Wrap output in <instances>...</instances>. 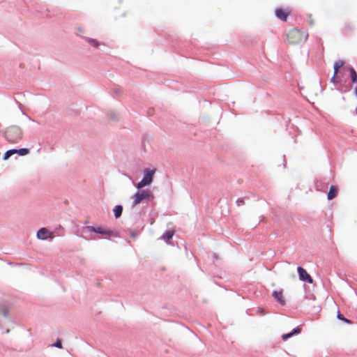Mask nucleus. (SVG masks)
<instances>
[{"label":"nucleus","mask_w":357,"mask_h":357,"mask_svg":"<svg viewBox=\"0 0 357 357\" xmlns=\"http://www.w3.org/2000/svg\"><path fill=\"white\" fill-rule=\"evenodd\" d=\"M3 135L8 142L15 144L22 139L23 132L19 126H11L6 128Z\"/></svg>","instance_id":"obj_1"},{"label":"nucleus","mask_w":357,"mask_h":357,"mask_svg":"<svg viewBox=\"0 0 357 357\" xmlns=\"http://www.w3.org/2000/svg\"><path fill=\"white\" fill-rule=\"evenodd\" d=\"M155 197L152 192L149 190H137L132 196V199H133L132 207H135L139 204H140L142 201L145 200L146 202L153 201Z\"/></svg>","instance_id":"obj_2"},{"label":"nucleus","mask_w":357,"mask_h":357,"mask_svg":"<svg viewBox=\"0 0 357 357\" xmlns=\"http://www.w3.org/2000/svg\"><path fill=\"white\" fill-rule=\"evenodd\" d=\"M287 38L289 43L298 44L305 42L308 38V34L295 28L289 31Z\"/></svg>","instance_id":"obj_3"},{"label":"nucleus","mask_w":357,"mask_h":357,"mask_svg":"<svg viewBox=\"0 0 357 357\" xmlns=\"http://www.w3.org/2000/svg\"><path fill=\"white\" fill-rule=\"evenodd\" d=\"M297 272L298 274L299 280L309 284L313 283L312 278L307 273V272L301 266L297 267Z\"/></svg>","instance_id":"obj_4"},{"label":"nucleus","mask_w":357,"mask_h":357,"mask_svg":"<svg viewBox=\"0 0 357 357\" xmlns=\"http://www.w3.org/2000/svg\"><path fill=\"white\" fill-rule=\"evenodd\" d=\"M85 229L88 231H93L101 235L111 236L114 234L112 230L105 229L101 227L87 226Z\"/></svg>","instance_id":"obj_5"},{"label":"nucleus","mask_w":357,"mask_h":357,"mask_svg":"<svg viewBox=\"0 0 357 357\" xmlns=\"http://www.w3.org/2000/svg\"><path fill=\"white\" fill-rule=\"evenodd\" d=\"M272 296L280 305L284 306L286 305V300L283 296V290L282 289L273 291Z\"/></svg>","instance_id":"obj_6"},{"label":"nucleus","mask_w":357,"mask_h":357,"mask_svg":"<svg viewBox=\"0 0 357 357\" xmlns=\"http://www.w3.org/2000/svg\"><path fill=\"white\" fill-rule=\"evenodd\" d=\"M155 169H146L144 171L143 180L147 183L151 184L153 179V175L155 174Z\"/></svg>","instance_id":"obj_7"},{"label":"nucleus","mask_w":357,"mask_h":357,"mask_svg":"<svg viewBox=\"0 0 357 357\" xmlns=\"http://www.w3.org/2000/svg\"><path fill=\"white\" fill-rule=\"evenodd\" d=\"M302 328L300 326L294 328L290 333L283 334L282 335V340L284 341L287 340L295 335H298L301 333Z\"/></svg>","instance_id":"obj_8"},{"label":"nucleus","mask_w":357,"mask_h":357,"mask_svg":"<svg viewBox=\"0 0 357 357\" xmlns=\"http://www.w3.org/2000/svg\"><path fill=\"white\" fill-rule=\"evenodd\" d=\"M275 16L280 20L285 22L287 21L288 13L282 8H277L275 10Z\"/></svg>","instance_id":"obj_9"},{"label":"nucleus","mask_w":357,"mask_h":357,"mask_svg":"<svg viewBox=\"0 0 357 357\" xmlns=\"http://www.w3.org/2000/svg\"><path fill=\"white\" fill-rule=\"evenodd\" d=\"M337 188L334 185H331L327 195L328 199L331 200L334 199L337 196Z\"/></svg>","instance_id":"obj_10"},{"label":"nucleus","mask_w":357,"mask_h":357,"mask_svg":"<svg viewBox=\"0 0 357 357\" xmlns=\"http://www.w3.org/2000/svg\"><path fill=\"white\" fill-rule=\"evenodd\" d=\"M48 233L49 231L46 228L43 227L38 231L37 237L41 240H46L47 238V234Z\"/></svg>","instance_id":"obj_11"},{"label":"nucleus","mask_w":357,"mask_h":357,"mask_svg":"<svg viewBox=\"0 0 357 357\" xmlns=\"http://www.w3.org/2000/svg\"><path fill=\"white\" fill-rule=\"evenodd\" d=\"M315 188L318 191H325L328 188V183L323 182L321 180H318L315 182Z\"/></svg>","instance_id":"obj_12"},{"label":"nucleus","mask_w":357,"mask_h":357,"mask_svg":"<svg viewBox=\"0 0 357 357\" xmlns=\"http://www.w3.org/2000/svg\"><path fill=\"white\" fill-rule=\"evenodd\" d=\"M344 61H342V60L336 61L334 63L333 68H334L335 75H337L340 68H342L344 66Z\"/></svg>","instance_id":"obj_13"},{"label":"nucleus","mask_w":357,"mask_h":357,"mask_svg":"<svg viewBox=\"0 0 357 357\" xmlns=\"http://www.w3.org/2000/svg\"><path fill=\"white\" fill-rule=\"evenodd\" d=\"M114 214L116 218H119L122 215L123 206L121 205H116L114 210Z\"/></svg>","instance_id":"obj_14"},{"label":"nucleus","mask_w":357,"mask_h":357,"mask_svg":"<svg viewBox=\"0 0 357 357\" xmlns=\"http://www.w3.org/2000/svg\"><path fill=\"white\" fill-rule=\"evenodd\" d=\"M350 73L351 80L353 83L357 82V73L353 67L349 68Z\"/></svg>","instance_id":"obj_15"},{"label":"nucleus","mask_w":357,"mask_h":357,"mask_svg":"<svg viewBox=\"0 0 357 357\" xmlns=\"http://www.w3.org/2000/svg\"><path fill=\"white\" fill-rule=\"evenodd\" d=\"M174 235V231L172 230H167L165 231V233L162 235V238L165 241H169L172 238Z\"/></svg>","instance_id":"obj_16"},{"label":"nucleus","mask_w":357,"mask_h":357,"mask_svg":"<svg viewBox=\"0 0 357 357\" xmlns=\"http://www.w3.org/2000/svg\"><path fill=\"white\" fill-rule=\"evenodd\" d=\"M85 40L89 43L91 45L95 47H98L99 46V42L96 39L84 37Z\"/></svg>","instance_id":"obj_17"},{"label":"nucleus","mask_w":357,"mask_h":357,"mask_svg":"<svg viewBox=\"0 0 357 357\" xmlns=\"http://www.w3.org/2000/svg\"><path fill=\"white\" fill-rule=\"evenodd\" d=\"M15 153H17V149H10V150L7 151L3 154V160H8L11 155H13Z\"/></svg>","instance_id":"obj_18"},{"label":"nucleus","mask_w":357,"mask_h":357,"mask_svg":"<svg viewBox=\"0 0 357 357\" xmlns=\"http://www.w3.org/2000/svg\"><path fill=\"white\" fill-rule=\"evenodd\" d=\"M337 318L339 319V320H341V321H343L344 322L348 324H352V321L346 318L342 314H341L339 311L337 312Z\"/></svg>","instance_id":"obj_19"},{"label":"nucleus","mask_w":357,"mask_h":357,"mask_svg":"<svg viewBox=\"0 0 357 357\" xmlns=\"http://www.w3.org/2000/svg\"><path fill=\"white\" fill-rule=\"evenodd\" d=\"M0 314L5 318H8L9 316V310L8 308L3 305L2 307H0Z\"/></svg>","instance_id":"obj_20"},{"label":"nucleus","mask_w":357,"mask_h":357,"mask_svg":"<svg viewBox=\"0 0 357 357\" xmlns=\"http://www.w3.org/2000/svg\"><path fill=\"white\" fill-rule=\"evenodd\" d=\"M29 153V150L26 148L17 149V153L20 155H26Z\"/></svg>","instance_id":"obj_21"},{"label":"nucleus","mask_w":357,"mask_h":357,"mask_svg":"<svg viewBox=\"0 0 357 357\" xmlns=\"http://www.w3.org/2000/svg\"><path fill=\"white\" fill-rule=\"evenodd\" d=\"M108 117L109 118V119L113 120V121L117 120V114L114 111H110L108 113Z\"/></svg>","instance_id":"obj_22"},{"label":"nucleus","mask_w":357,"mask_h":357,"mask_svg":"<svg viewBox=\"0 0 357 357\" xmlns=\"http://www.w3.org/2000/svg\"><path fill=\"white\" fill-rule=\"evenodd\" d=\"M149 184H147L143 179H142L137 185H136V187L137 189H142L144 187H145L146 185H148Z\"/></svg>","instance_id":"obj_23"},{"label":"nucleus","mask_w":357,"mask_h":357,"mask_svg":"<svg viewBox=\"0 0 357 357\" xmlns=\"http://www.w3.org/2000/svg\"><path fill=\"white\" fill-rule=\"evenodd\" d=\"M52 347H55L61 349L63 347L61 340L60 339H58L54 344H52Z\"/></svg>","instance_id":"obj_24"},{"label":"nucleus","mask_w":357,"mask_h":357,"mask_svg":"<svg viewBox=\"0 0 357 357\" xmlns=\"http://www.w3.org/2000/svg\"><path fill=\"white\" fill-rule=\"evenodd\" d=\"M236 204L238 206H241L245 204V199L243 198H238L236 200Z\"/></svg>","instance_id":"obj_25"},{"label":"nucleus","mask_w":357,"mask_h":357,"mask_svg":"<svg viewBox=\"0 0 357 357\" xmlns=\"http://www.w3.org/2000/svg\"><path fill=\"white\" fill-rule=\"evenodd\" d=\"M337 79V75H335V73H334L333 77L331 78L330 81H331V82H332L334 84H335Z\"/></svg>","instance_id":"obj_26"},{"label":"nucleus","mask_w":357,"mask_h":357,"mask_svg":"<svg viewBox=\"0 0 357 357\" xmlns=\"http://www.w3.org/2000/svg\"><path fill=\"white\" fill-rule=\"evenodd\" d=\"M282 160L283 166L285 168L286 167L287 161H286V158H285V155H283L282 156Z\"/></svg>","instance_id":"obj_27"},{"label":"nucleus","mask_w":357,"mask_h":357,"mask_svg":"<svg viewBox=\"0 0 357 357\" xmlns=\"http://www.w3.org/2000/svg\"><path fill=\"white\" fill-rule=\"evenodd\" d=\"M354 93H355V95L357 96V86L355 88Z\"/></svg>","instance_id":"obj_28"},{"label":"nucleus","mask_w":357,"mask_h":357,"mask_svg":"<svg viewBox=\"0 0 357 357\" xmlns=\"http://www.w3.org/2000/svg\"><path fill=\"white\" fill-rule=\"evenodd\" d=\"M310 24L311 26L314 25V22H313L312 20H310Z\"/></svg>","instance_id":"obj_29"},{"label":"nucleus","mask_w":357,"mask_h":357,"mask_svg":"<svg viewBox=\"0 0 357 357\" xmlns=\"http://www.w3.org/2000/svg\"><path fill=\"white\" fill-rule=\"evenodd\" d=\"M261 312H262V315H265L266 313H265L264 310H262Z\"/></svg>","instance_id":"obj_30"},{"label":"nucleus","mask_w":357,"mask_h":357,"mask_svg":"<svg viewBox=\"0 0 357 357\" xmlns=\"http://www.w3.org/2000/svg\"><path fill=\"white\" fill-rule=\"evenodd\" d=\"M10 331L8 329L6 330V333H8Z\"/></svg>","instance_id":"obj_31"},{"label":"nucleus","mask_w":357,"mask_h":357,"mask_svg":"<svg viewBox=\"0 0 357 357\" xmlns=\"http://www.w3.org/2000/svg\"><path fill=\"white\" fill-rule=\"evenodd\" d=\"M213 256H214V257H215V258H217V256H216V255H215V254H214V255H213Z\"/></svg>","instance_id":"obj_32"},{"label":"nucleus","mask_w":357,"mask_h":357,"mask_svg":"<svg viewBox=\"0 0 357 357\" xmlns=\"http://www.w3.org/2000/svg\"><path fill=\"white\" fill-rule=\"evenodd\" d=\"M356 114H357V107L356 108Z\"/></svg>","instance_id":"obj_33"}]
</instances>
